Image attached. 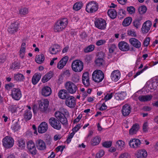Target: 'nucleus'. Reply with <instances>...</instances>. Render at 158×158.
I'll return each instance as SVG.
<instances>
[{"label": "nucleus", "instance_id": "obj_46", "mask_svg": "<svg viewBox=\"0 0 158 158\" xmlns=\"http://www.w3.org/2000/svg\"><path fill=\"white\" fill-rule=\"evenodd\" d=\"M141 19H136L133 22L134 26L136 28H138L141 25L140 21Z\"/></svg>", "mask_w": 158, "mask_h": 158}, {"label": "nucleus", "instance_id": "obj_7", "mask_svg": "<svg viewBox=\"0 0 158 158\" xmlns=\"http://www.w3.org/2000/svg\"><path fill=\"white\" fill-rule=\"evenodd\" d=\"M39 107L42 112H47L49 105V102L47 99H42L39 102Z\"/></svg>", "mask_w": 158, "mask_h": 158}, {"label": "nucleus", "instance_id": "obj_4", "mask_svg": "<svg viewBox=\"0 0 158 158\" xmlns=\"http://www.w3.org/2000/svg\"><path fill=\"white\" fill-rule=\"evenodd\" d=\"M71 66L74 72H81L83 68V63L80 60H75L73 62Z\"/></svg>", "mask_w": 158, "mask_h": 158}, {"label": "nucleus", "instance_id": "obj_36", "mask_svg": "<svg viewBox=\"0 0 158 158\" xmlns=\"http://www.w3.org/2000/svg\"><path fill=\"white\" fill-rule=\"evenodd\" d=\"M132 21V19L131 17H127L125 18L123 22V24L124 26H127L129 25Z\"/></svg>", "mask_w": 158, "mask_h": 158}, {"label": "nucleus", "instance_id": "obj_40", "mask_svg": "<svg viewBox=\"0 0 158 158\" xmlns=\"http://www.w3.org/2000/svg\"><path fill=\"white\" fill-rule=\"evenodd\" d=\"M82 6V3L80 2H78L74 5L73 8V9L77 11L80 9Z\"/></svg>", "mask_w": 158, "mask_h": 158}, {"label": "nucleus", "instance_id": "obj_52", "mask_svg": "<svg viewBox=\"0 0 158 158\" xmlns=\"http://www.w3.org/2000/svg\"><path fill=\"white\" fill-rule=\"evenodd\" d=\"M104 154V152L103 150H100L96 154V157L97 158H100L102 157Z\"/></svg>", "mask_w": 158, "mask_h": 158}, {"label": "nucleus", "instance_id": "obj_25", "mask_svg": "<svg viewBox=\"0 0 158 158\" xmlns=\"http://www.w3.org/2000/svg\"><path fill=\"white\" fill-rule=\"evenodd\" d=\"M137 158H145L147 156V151L145 150H139L136 154Z\"/></svg>", "mask_w": 158, "mask_h": 158}, {"label": "nucleus", "instance_id": "obj_58", "mask_svg": "<svg viewBox=\"0 0 158 158\" xmlns=\"http://www.w3.org/2000/svg\"><path fill=\"white\" fill-rule=\"evenodd\" d=\"M114 94L113 93H111L110 94H107L104 97V99L106 101H107L110 99L112 97Z\"/></svg>", "mask_w": 158, "mask_h": 158}, {"label": "nucleus", "instance_id": "obj_28", "mask_svg": "<svg viewBox=\"0 0 158 158\" xmlns=\"http://www.w3.org/2000/svg\"><path fill=\"white\" fill-rule=\"evenodd\" d=\"M152 96L151 95H140L138 97L139 101L142 102H145L150 101L152 98Z\"/></svg>", "mask_w": 158, "mask_h": 158}, {"label": "nucleus", "instance_id": "obj_54", "mask_svg": "<svg viewBox=\"0 0 158 158\" xmlns=\"http://www.w3.org/2000/svg\"><path fill=\"white\" fill-rule=\"evenodd\" d=\"M127 10L130 14H132L135 12V9L133 6H131L128 7Z\"/></svg>", "mask_w": 158, "mask_h": 158}, {"label": "nucleus", "instance_id": "obj_27", "mask_svg": "<svg viewBox=\"0 0 158 158\" xmlns=\"http://www.w3.org/2000/svg\"><path fill=\"white\" fill-rule=\"evenodd\" d=\"M139 128V125L138 124L136 123L133 124L129 130V134L131 135H133L136 134Z\"/></svg>", "mask_w": 158, "mask_h": 158}, {"label": "nucleus", "instance_id": "obj_22", "mask_svg": "<svg viewBox=\"0 0 158 158\" xmlns=\"http://www.w3.org/2000/svg\"><path fill=\"white\" fill-rule=\"evenodd\" d=\"M51 89L49 86H44L42 89V95L45 97L49 96L51 94Z\"/></svg>", "mask_w": 158, "mask_h": 158}, {"label": "nucleus", "instance_id": "obj_56", "mask_svg": "<svg viewBox=\"0 0 158 158\" xmlns=\"http://www.w3.org/2000/svg\"><path fill=\"white\" fill-rule=\"evenodd\" d=\"M14 86V85L13 83H10L8 84H6L5 85V88L6 89L8 90H10Z\"/></svg>", "mask_w": 158, "mask_h": 158}, {"label": "nucleus", "instance_id": "obj_9", "mask_svg": "<svg viewBox=\"0 0 158 158\" xmlns=\"http://www.w3.org/2000/svg\"><path fill=\"white\" fill-rule=\"evenodd\" d=\"M27 148L28 152L32 155H35L37 153L35 145L32 140H29L27 143Z\"/></svg>", "mask_w": 158, "mask_h": 158}, {"label": "nucleus", "instance_id": "obj_1", "mask_svg": "<svg viewBox=\"0 0 158 158\" xmlns=\"http://www.w3.org/2000/svg\"><path fill=\"white\" fill-rule=\"evenodd\" d=\"M55 115L56 118H51L48 120L50 125L54 128L59 130L61 128V124L59 121L64 125H67L68 121L64 114L60 111H56Z\"/></svg>", "mask_w": 158, "mask_h": 158}, {"label": "nucleus", "instance_id": "obj_42", "mask_svg": "<svg viewBox=\"0 0 158 158\" xmlns=\"http://www.w3.org/2000/svg\"><path fill=\"white\" fill-rule=\"evenodd\" d=\"M96 64L97 66H102L104 62L103 59L101 58L99 59V58H97L95 61Z\"/></svg>", "mask_w": 158, "mask_h": 158}, {"label": "nucleus", "instance_id": "obj_32", "mask_svg": "<svg viewBox=\"0 0 158 158\" xmlns=\"http://www.w3.org/2000/svg\"><path fill=\"white\" fill-rule=\"evenodd\" d=\"M108 15L112 19H115L117 15L116 10L114 9H110L108 10L107 12Z\"/></svg>", "mask_w": 158, "mask_h": 158}, {"label": "nucleus", "instance_id": "obj_64", "mask_svg": "<svg viewBox=\"0 0 158 158\" xmlns=\"http://www.w3.org/2000/svg\"><path fill=\"white\" fill-rule=\"evenodd\" d=\"M119 158H129V155L127 153H123L120 155Z\"/></svg>", "mask_w": 158, "mask_h": 158}, {"label": "nucleus", "instance_id": "obj_55", "mask_svg": "<svg viewBox=\"0 0 158 158\" xmlns=\"http://www.w3.org/2000/svg\"><path fill=\"white\" fill-rule=\"evenodd\" d=\"M75 134L74 132H73L70 134H69L66 140V142L67 143H69L71 141V139L73 137Z\"/></svg>", "mask_w": 158, "mask_h": 158}, {"label": "nucleus", "instance_id": "obj_41", "mask_svg": "<svg viewBox=\"0 0 158 158\" xmlns=\"http://www.w3.org/2000/svg\"><path fill=\"white\" fill-rule=\"evenodd\" d=\"M94 48V46L93 45H90L85 48L84 49V52L85 53H88L93 51Z\"/></svg>", "mask_w": 158, "mask_h": 158}, {"label": "nucleus", "instance_id": "obj_37", "mask_svg": "<svg viewBox=\"0 0 158 158\" xmlns=\"http://www.w3.org/2000/svg\"><path fill=\"white\" fill-rule=\"evenodd\" d=\"M14 78L17 81H23L24 79L23 75L21 73L15 74Z\"/></svg>", "mask_w": 158, "mask_h": 158}, {"label": "nucleus", "instance_id": "obj_34", "mask_svg": "<svg viewBox=\"0 0 158 158\" xmlns=\"http://www.w3.org/2000/svg\"><path fill=\"white\" fill-rule=\"evenodd\" d=\"M26 44L23 43L21 45V47L20 50L19 56L20 57L23 59L24 58L25 52Z\"/></svg>", "mask_w": 158, "mask_h": 158}, {"label": "nucleus", "instance_id": "obj_18", "mask_svg": "<svg viewBox=\"0 0 158 158\" xmlns=\"http://www.w3.org/2000/svg\"><path fill=\"white\" fill-rule=\"evenodd\" d=\"M48 129V125L45 122H42L38 128V132L40 133L45 132Z\"/></svg>", "mask_w": 158, "mask_h": 158}, {"label": "nucleus", "instance_id": "obj_57", "mask_svg": "<svg viewBox=\"0 0 158 158\" xmlns=\"http://www.w3.org/2000/svg\"><path fill=\"white\" fill-rule=\"evenodd\" d=\"M6 59V56L5 54H2L0 55V63H4Z\"/></svg>", "mask_w": 158, "mask_h": 158}, {"label": "nucleus", "instance_id": "obj_29", "mask_svg": "<svg viewBox=\"0 0 158 158\" xmlns=\"http://www.w3.org/2000/svg\"><path fill=\"white\" fill-rule=\"evenodd\" d=\"M53 73L52 71H49L45 75L42 79V81L45 83L48 81L53 76Z\"/></svg>", "mask_w": 158, "mask_h": 158}, {"label": "nucleus", "instance_id": "obj_33", "mask_svg": "<svg viewBox=\"0 0 158 158\" xmlns=\"http://www.w3.org/2000/svg\"><path fill=\"white\" fill-rule=\"evenodd\" d=\"M44 56L43 54L36 55L35 58L36 62L39 64L42 63L44 60Z\"/></svg>", "mask_w": 158, "mask_h": 158}, {"label": "nucleus", "instance_id": "obj_38", "mask_svg": "<svg viewBox=\"0 0 158 158\" xmlns=\"http://www.w3.org/2000/svg\"><path fill=\"white\" fill-rule=\"evenodd\" d=\"M100 138L98 136H96L92 139L91 142L93 146L97 145L100 142Z\"/></svg>", "mask_w": 158, "mask_h": 158}, {"label": "nucleus", "instance_id": "obj_24", "mask_svg": "<svg viewBox=\"0 0 158 158\" xmlns=\"http://www.w3.org/2000/svg\"><path fill=\"white\" fill-rule=\"evenodd\" d=\"M69 96V95L66 89H61L58 93L59 97L62 99H66Z\"/></svg>", "mask_w": 158, "mask_h": 158}, {"label": "nucleus", "instance_id": "obj_8", "mask_svg": "<svg viewBox=\"0 0 158 158\" xmlns=\"http://www.w3.org/2000/svg\"><path fill=\"white\" fill-rule=\"evenodd\" d=\"M14 144V140L11 137L6 136L2 139L3 145L6 148L12 147Z\"/></svg>", "mask_w": 158, "mask_h": 158}, {"label": "nucleus", "instance_id": "obj_23", "mask_svg": "<svg viewBox=\"0 0 158 158\" xmlns=\"http://www.w3.org/2000/svg\"><path fill=\"white\" fill-rule=\"evenodd\" d=\"M130 44L135 48H139L141 46V43L135 38H131L129 40Z\"/></svg>", "mask_w": 158, "mask_h": 158}, {"label": "nucleus", "instance_id": "obj_11", "mask_svg": "<svg viewBox=\"0 0 158 158\" xmlns=\"http://www.w3.org/2000/svg\"><path fill=\"white\" fill-rule=\"evenodd\" d=\"M11 96L15 100H19L22 97L20 89L18 88H14L11 90Z\"/></svg>", "mask_w": 158, "mask_h": 158}, {"label": "nucleus", "instance_id": "obj_16", "mask_svg": "<svg viewBox=\"0 0 158 158\" xmlns=\"http://www.w3.org/2000/svg\"><path fill=\"white\" fill-rule=\"evenodd\" d=\"M129 144L131 148H137L139 147L141 142L139 139H133L130 140Z\"/></svg>", "mask_w": 158, "mask_h": 158}, {"label": "nucleus", "instance_id": "obj_59", "mask_svg": "<svg viewBox=\"0 0 158 158\" xmlns=\"http://www.w3.org/2000/svg\"><path fill=\"white\" fill-rule=\"evenodd\" d=\"M72 80L74 82H78L79 80V77L77 75H74L73 77Z\"/></svg>", "mask_w": 158, "mask_h": 158}, {"label": "nucleus", "instance_id": "obj_63", "mask_svg": "<svg viewBox=\"0 0 158 158\" xmlns=\"http://www.w3.org/2000/svg\"><path fill=\"white\" fill-rule=\"evenodd\" d=\"M106 41L104 40H98L96 43V44L98 46H100L104 44Z\"/></svg>", "mask_w": 158, "mask_h": 158}, {"label": "nucleus", "instance_id": "obj_10", "mask_svg": "<svg viewBox=\"0 0 158 158\" xmlns=\"http://www.w3.org/2000/svg\"><path fill=\"white\" fill-rule=\"evenodd\" d=\"M65 104L70 108L75 107L76 105V101L75 98L73 96H69L66 99Z\"/></svg>", "mask_w": 158, "mask_h": 158}, {"label": "nucleus", "instance_id": "obj_5", "mask_svg": "<svg viewBox=\"0 0 158 158\" xmlns=\"http://www.w3.org/2000/svg\"><path fill=\"white\" fill-rule=\"evenodd\" d=\"M98 8V4L94 1H91L88 3L86 6V11L90 13H94Z\"/></svg>", "mask_w": 158, "mask_h": 158}, {"label": "nucleus", "instance_id": "obj_19", "mask_svg": "<svg viewBox=\"0 0 158 158\" xmlns=\"http://www.w3.org/2000/svg\"><path fill=\"white\" fill-rule=\"evenodd\" d=\"M69 59L68 56L64 57L59 62L57 65V67L59 69H61L64 67L67 62Z\"/></svg>", "mask_w": 158, "mask_h": 158}, {"label": "nucleus", "instance_id": "obj_53", "mask_svg": "<svg viewBox=\"0 0 158 158\" xmlns=\"http://www.w3.org/2000/svg\"><path fill=\"white\" fill-rule=\"evenodd\" d=\"M82 81L83 84L86 87H88L90 85L89 78L83 79L82 80Z\"/></svg>", "mask_w": 158, "mask_h": 158}, {"label": "nucleus", "instance_id": "obj_47", "mask_svg": "<svg viewBox=\"0 0 158 158\" xmlns=\"http://www.w3.org/2000/svg\"><path fill=\"white\" fill-rule=\"evenodd\" d=\"M112 145V142L109 141H105L102 143V145L103 147L106 148H110Z\"/></svg>", "mask_w": 158, "mask_h": 158}, {"label": "nucleus", "instance_id": "obj_35", "mask_svg": "<svg viewBox=\"0 0 158 158\" xmlns=\"http://www.w3.org/2000/svg\"><path fill=\"white\" fill-rule=\"evenodd\" d=\"M24 118L26 120H28L31 118L32 114L30 110H26L25 111L23 114Z\"/></svg>", "mask_w": 158, "mask_h": 158}, {"label": "nucleus", "instance_id": "obj_2", "mask_svg": "<svg viewBox=\"0 0 158 158\" xmlns=\"http://www.w3.org/2000/svg\"><path fill=\"white\" fill-rule=\"evenodd\" d=\"M68 19L66 18H62L58 20L54 26L55 32H60L64 29L68 24Z\"/></svg>", "mask_w": 158, "mask_h": 158}, {"label": "nucleus", "instance_id": "obj_49", "mask_svg": "<svg viewBox=\"0 0 158 158\" xmlns=\"http://www.w3.org/2000/svg\"><path fill=\"white\" fill-rule=\"evenodd\" d=\"M28 9L25 8H24L20 10L19 13L21 15H24L28 13Z\"/></svg>", "mask_w": 158, "mask_h": 158}, {"label": "nucleus", "instance_id": "obj_48", "mask_svg": "<svg viewBox=\"0 0 158 158\" xmlns=\"http://www.w3.org/2000/svg\"><path fill=\"white\" fill-rule=\"evenodd\" d=\"M19 147L23 148L25 146V142L22 139H20L18 141V143Z\"/></svg>", "mask_w": 158, "mask_h": 158}, {"label": "nucleus", "instance_id": "obj_51", "mask_svg": "<svg viewBox=\"0 0 158 158\" xmlns=\"http://www.w3.org/2000/svg\"><path fill=\"white\" fill-rule=\"evenodd\" d=\"M17 107H18L16 106V105H12L9 106L8 109L12 113H14L16 111Z\"/></svg>", "mask_w": 158, "mask_h": 158}, {"label": "nucleus", "instance_id": "obj_15", "mask_svg": "<svg viewBox=\"0 0 158 158\" xmlns=\"http://www.w3.org/2000/svg\"><path fill=\"white\" fill-rule=\"evenodd\" d=\"M152 26V23L150 21L148 20L145 22L142 27L141 31L143 34L147 33L150 29Z\"/></svg>", "mask_w": 158, "mask_h": 158}, {"label": "nucleus", "instance_id": "obj_6", "mask_svg": "<svg viewBox=\"0 0 158 158\" xmlns=\"http://www.w3.org/2000/svg\"><path fill=\"white\" fill-rule=\"evenodd\" d=\"M64 87L68 93H75L78 89L77 86L71 81H67L64 85Z\"/></svg>", "mask_w": 158, "mask_h": 158}, {"label": "nucleus", "instance_id": "obj_62", "mask_svg": "<svg viewBox=\"0 0 158 158\" xmlns=\"http://www.w3.org/2000/svg\"><path fill=\"white\" fill-rule=\"evenodd\" d=\"M81 127L80 124H78L72 129L73 132H77Z\"/></svg>", "mask_w": 158, "mask_h": 158}, {"label": "nucleus", "instance_id": "obj_13", "mask_svg": "<svg viewBox=\"0 0 158 158\" xmlns=\"http://www.w3.org/2000/svg\"><path fill=\"white\" fill-rule=\"evenodd\" d=\"M19 23L16 21L12 23L10 26L8 30L10 34H14L17 31L19 28Z\"/></svg>", "mask_w": 158, "mask_h": 158}, {"label": "nucleus", "instance_id": "obj_45", "mask_svg": "<svg viewBox=\"0 0 158 158\" xmlns=\"http://www.w3.org/2000/svg\"><path fill=\"white\" fill-rule=\"evenodd\" d=\"M19 62L15 61L13 63L11 66V68L14 70L19 69Z\"/></svg>", "mask_w": 158, "mask_h": 158}, {"label": "nucleus", "instance_id": "obj_20", "mask_svg": "<svg viewBox=\"0 0 158 158\" xmlns=\"http://www.w3.org/2000/svg\"><path fill=\"white\" fill-rule=\"evenodd\" d=\"M36 145L38 149L43 150L46 148V145L45 142L41 139H38L36 141Z\"/></svg>", "mask_w": 158, "mask_h": 158}, {"label": "nucleus", "instance_id": "obj_21", "mask_svg": "<svg viewBox=\"0 0 158 158\" xmlns=\"http://www.w3.org/2000/svg\"><path fill=\"white\" fill-rule=\"evenodd\" d=\"M111 78L113 81H117L120 77V73L118 70L113 71L111 73Z\"/></svg>", "mask_w": 158, "mask_h": 158}, {"label": "nucleus", "instance_id": "obj_39", "mask_svg": "<svg viewBox=\"0 0 158 158\" xmlns=\"http://www.w3.org/2000/svg\"><path fill=\"white\" fill-rule=\"evenodd\" d=\"M118 17L120 19H122L126 16V11L125 10L120 9L118 12Z\"/></svg>", "mask_w": 158, "mask_h": 158}, {"label": "nucleus", "instance_id": "obj_44", "mask_svg": "<svg viewBox=\"0 0 158 158\" xmlns=\"http://www.w3.org/2000/svg\"><path fill=\"white\" fill-rule=\"evenodd\" d=\"M147 8L144 6H142L139 7L138 11L140 14H143L145 13L147 10Z\"/></svg>", "mask_w": 158, "mask_h": 158}, {"label": "nucleus", "instance_id": "obj_31", "mask_svg": "<svg viewBox=\"0 0 158 158\" xmlns=\"http://www.w3.org/2000/svg\"><path fill=\"white\" fill-rule=\"evenodd\" d=\"M12 122L13 124L11 126V128L14 131H18L20 128L19 121H16L14 120Z\"/></svg>", "mask_w": 158, "mask_h": 158}, {"label": "nucleus", "instance_id": "obj_60", "mask_svg": "<svg viewBox=\"0 0 158 158\" xmlns=\"http://www.w3.org/2000/svg\"><path fill=\"white\" fill-rule=\"evenodd\" d=\"M127 34L129 35H131L135 37L136 36L135 32L131 30H129L127 31Z\"/></svg>", "mask_w": 158, "mask_h": 158}, {"label": "nucleus", "instance_id": "obj_50", "mask_svg": "<svg viewBox=\"0 0 158 158\" xmlns=\"http://www.w3.org/2000/svg\"><path fill=\"white\" fill-rule=\"evenodd\" d=\"M116 144L120 148H123L125 146V142L122 140H119L117 141Z\"/></svg>", "mask_w": 158, "mask_h": 158}, {"label": "nucleus", "instance_id": "obj_17", "mask_svg": "<svg viewBox=\"0 0 158 158\" xmlns=\"http://www.w3.org/2000/svg\"><path fill=\"white\" fill-rule=\"evenodd\" d=\"M119 49L123 52H127L130 49L129 44L126 42L121 41L118 44Z\"/></svg>", "mask_w": 158, "mask_h": 158}, {"label": "nucleus", "instance_id": "obj_43", "mask_svg": "<svg viewBox=\"0 0 158 158\" xmlns=\"http://www.w3.org/2000/svg\"><path fill=\"white\" fill-rule=\"evenodd\" d=\"M117 49V48L115 44H110L109 47V52L110 53H113Z\"/></svg>", "mask_w": 158, "mask_h": 158}, {"label": "nucleus", "instance_id": "obj_30", "mask_svg": "<svg viewBox=\"0 0 158 158\" xmlns=\"http://www.w3.org/2000/svg\"><path fill=\"white\" fill-rule=\"evenodd\" d=\"M41 77V75L40 73L35 74L32 78V82L34 85L36 84L39 81Z\"/></svg>", "mask_w": 158, "mask_h": 158}, {"label": "nucleus", "instance_id": "obj_3", "mask_svg": "<svg viewBox=\"0 0 158 158\" xmlns=\"http://www.w3.org/2000/svg\"><path fill=\"white\" fill-rule=\"evenodd\" d=\"M92 76L93 80L98 83L101 82L104 77L103 73L100 70L94 71L92 74Z\"/></svg>", "mask_w": 158, "mask_h": 158}, {"label": "nucleus", "instance_id": "obj_14", "mask_svg": "<svg viewBox=\"0 0 158 158\" xmlns=\"http://www.w3.org/2000/svg\"><path fill=\"white\" fill-rule=\"evenodd\" d=\"M131 110V106L127 104H125L123 106L121 110V113L123 115L124 117L128 116Z\"/></svg>", "mask_w": 158, "mask_h": 158}, {"label": "nucleus", "instance_id": "obj_12", "mask_svg": "<svg viewBox=\"0 0 158 158\" xmlns=\"http://www.w3.org/2000/svg\"><path fill=\"white\" fill-rule=\"evenodd\" d=\"M94 24L96 27L101 30L105 28L106 26V23L105 20L101 18H99L96 20L94 22Z\"/></svg>", "mask_w": 158, "mask_h": 158}, {"label": "nucleus", "instance_id": "obj_26", "mask_svg": "<svg viewBox=\"0 0 158 158\" xmlns=\"http://www.w3.org/2000/svg\"><path fill=\"white\" fill-rule=\"evenodd\" d=\"M49 51L51 54H56L60 51V47L58 44H55L53 47H50Z\"/></svg>", "mask_w": 158, "mask_h": 158}, {"label": "nucleus", "instance_id": "obj_61", "mask_svg": "<svg viewBox=\"0 0 158 158\" xmlns=\"http://www.w3.org/2000/svg\"><path fill=\"white\" fill-rule=\"evenodd\" d=\"M150 38L148 37H147L144 40L143 44L145 46L147 47L148 46L150 41Z\"/></svg>", "mask_w": 158, "mask_h": 158}]
</instances>
